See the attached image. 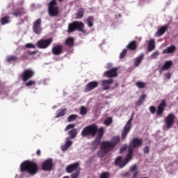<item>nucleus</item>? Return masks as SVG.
Masks as SVG:
<instances>
[{
	"label": "nucleus",
	"mask_w": 178,
	"mask_h": 178,
	"mask_svg": "<svg viewBox=\"0 0 178 178\" xmlns=\"http://www.w3.org/2000/svg\"><path fill=\"white\" fill-rule=\"evenodd\" d=\"M120 141V136H114L111 141L106 140L102 143L101 148L97 152V156L99 158H104L106 154L111 152L115 149L116 145Z\"/></svg>",
	"instance_id": "f257e3e1"
},
{
	"label": "nucleus",
	"mask_w": 178,
	"mask_h": 178,
	"mask_svg": "<svg viewBox=\"0 0 178 178\" xmlns=\"http://www.w3.org/2000/svg\"><path fill=\"white\" fill-rule=\"evenodd\" d=\"M20 172H27L31 176H34L38 173V165L34 161L26 160L20 164Z\"/></svg>",
	"instance_id": "f03ea898"
},
{
	"label": "nucleus",
	"mask_w": 178,
	"mask_h": 178,
	"mask_svg": "<svg viewBox=\"0 0 178 178\" xmlns=\"http://www.w3.org/2000/svg\"><path fill=\"white\" fill-rule=\"evenodd\" d=\"M99 133V129H98V127L96 124H92L90 125H88L85 127L81 133V135L82 137H88V136H90L91 137H95L97 134Z\"/></svg>",
	"instance_id": "7ed1b4c3"
},
{
	"label": "nucleus",
	"mask_w": 178,
	"mask_h": 178,
	"mask_svg": "<svg viewBox=\"0 0 178 178\" xmlns=\"http://www.w3.org/2000/svg\"><path fill=\"white\" fill-rule=\"evenodd\" d=\"M167 106L166 100L162 99L161 103L157 106V109L154 106H150L149 111L152 115L156 113V116L159 118H162V116H163V112H165V109L166 108Z\"/></svg>",
	"instance_id": "20e7f679"
},
{
	"label": "nucleus",
	"mask_w": 178,
	"mask_h": 178,
	"mask_svg": "<svg viewBox=\"0 0 178 178\" xmlns=\"http://www.w3.org/2000/svg\"><path fill=\"white\" fill-rule=\"evenodd\" d=\"M84 23L79 21H74L72 23L68 24L67 33H74V31H80L83 34H86V31L84 29Z\"/></svg>",
	"instance_id": "39448f33"
},
{
	"label": "nucleus",
	"mask_w": 178,
	"mask_h": 178,
	"mask_svg": "<svg viewBox=\"0 0 178 178\" xmlns=\"http://www.w3.org/2000/svg\"><path fill=\"white\" fill-rule=\"evenodd\" d=\"M49 15L53 17L59 15V8L56 6V0H52L49 2Z\"/></svg>",
	"instance_id": "423d86ee"
},
{
	"label": "nucleus",
	"mask_w": 178,
	"mask_h": 178,
	"mask_svg": "<svg viewBox=\"0 0 178 178\" xmlns=\"http://www.w3.org/2000/svg\"><path fill=\"white\" fill-rule=\"evenodd\" d=\"M104 133H105L104 127H100L99 129V133L97 134L96 138L92 143V147H93L95 149H97L98 145L101 143V140H102V137H104Z\"/></svg>",
	"instance_id": "0eeeda50"
},
{
	"label": "nucleus",
	"mask_w": 178,
	"mask_h": 178,
	"mask_svg": "<svg viewBox=\"0 0 178 178\" xmlns=\"http://www.w3.org/2000/svg\"><path fill=\"white\" fill-rule=\"evenodd\" d=\"M53 40L51 38H49L48 39H41L38 41L37 42V47L40 49H47L48 47L51 45L53 42Z\"/></svg>",
	"instance_id": "6e6552de"
},
{
	"label": "nucleus",
	"mask_w": 178,
	"mask_h": 178,
	"mask_svg": "<svg viewBox=\"0 0 178 178\" xmlns=\"http://www.w3.org/2000/svg\"><path fill=\"white\" fill-rule=\"evenodd\" d=\"M143 145V138H134L129 143L128 148L131 149H136V148H140Z\"/></svg>",
	"instance_id": "1a4fd4ad"
},
{
	"label": "nucleus",
	"mask_w": 178,
	"mask_h": 178,
	"mask_svg": "<svg viewBox=\"0 0 178 178\" xmlns=\"http://www.w3.org/2000/svg\"><path fill=\"white\" fill-rule=\"evenodd\" d=\"M175 119H176V116L173 114V113H169L167 115V117L164 119L166 129H169L173 124H175Z\"/></svg>",
	"instance_id": "9d476101"
},
{
	"label": "nucleus",
	"mask_w": 178,
	"mask_h": 178,
	"mask_svg": "<svg viewBox=\"0 0 178 178\" xmlns=\"http://www.w3.org/2000/svg\"><path fill=\"white\" fill-rule=\"evenodd\" d=\"M34 76V71L32 69H26L23 71L21 74V77L24 82L30 80L32 77Z\"/></svg>",
	"instance_id": "9b49d317"
},
{
	"label": "nucleus",
	"mask_w": 178,
	"mask_h": 178,
	"mask_svg": "<svg viewBox=\"0 0 178 178\" xmlns=\"http://www.w3.org/2000/svg\"><path fill=\"white\" fill-rule=\"evenodd\" d=\"M41 19H36L33 23V33L35 34L40 35L41 33H42V27L41 26Z\"/></svg>",
	"instance_id": "f8f14e48"
},
{
	"label": "nucleus",
	"mask_w": 178,
	"mask_h": 178,
	"mask_svg": "<svg viewBox=\"0 0 178 178\" xmlns=\"http://www.w3.org/2000/svg\"><path fill=\"white\" fill-rule=\"evenodd\" d=\"M52 168H54V163L52 161V159H48L42 163V170H45L46 172H51V170H52Z\"/></svg>",
	"instance_id": "ddd939ff"
},
{
	"label": "nucleus",
	"mask_w": 178,
	"mask_h": 178,
	"mask_svg": "<svg viewBox=\"0 0 178 178\" xmlns=\"http://www.w3.org/2000/svg\"><path fill=\"white\" fill-rule=\"evenodd\" d=\"M77 170H80V163L79 162L72 163L65 168L67 173H73V172H77Z\"/></svg>",
	"instance_id": "4468645a"
},
{
	"label": "nucleus",
	"mask_w": 178,
	"mask_h": 178,
	"mask_svg": "<svg viewBox=\"0 0 178 178\" xmlns=\"http://www.w3.org/2000/svg\"><path fill=\"white\" fill-rule=\"evenodd\" d=\"M99 83L96 81H92L88 83L84 88L85 92H90V91H92L95 88H97L99 86Z\"/></svg>",
	"instance_id": "2eb2a0df"
},
{
	"label": "nucleus",
	"mask_w": 178,
	"mask_h": 178,
	"mask_svg": "<svg viewBox=\"0 0 178 178\" xmlns=\"http://www.w3.org/2000/svg\"><path fill=\"white\" fill-rule=\"evenodd\" d=\"M104 77L112 79L113 77H118V68H112L104 73Z\"/></svg>",
	"instance_id": "dca6fc26"
},
{
	"label": "nucleus",
	"mask_w": 178,
	"mask_h": 178,
	"mask_svg": "<svg viewBox=\"0 0 178 178\" xmlns=\"http://www.w3.org/2000/svg\"><path fill=\"white\" fill-rule=\"evenodd\" d=\"M53 55H60L63 52V46L61 44H56L51 49Z\"/></svg>",
	"instance_id": "f3484780"
},
{
	"label": "nucleus",
	"mask_w": 178,
	"mask_h": 178,
	"mask_svg": "<svg viewBox=\"0 0 178 178\" xmlns=\"http://www.w3.org/2000/svg\"><path fill=\"white\" fill-rule=\"evenodd\" d=\"M113 83V79H106L102 81V88L104 91H106V90H109L111 88V84Z\"/></svg>",
	"instance_id": "a211bd4d"
},
{
	"label": "nucleus",
	"mask_w": 178,
	"mask_h": 178,
	"mask_svg": "<svg viewBox=\"0 0 178 178\" xmlns=\"http://www.w3.org/2000/svg\"><path fill=\"white\" fill-rule=\"evenodd\" d=\"M115 163L116 166H119L121 169L124 168L127 165V163H126V160L122 159V156H118L115 159Z\"/></svg>",
	"instance_id": "6ab92c4d"
},
{
	"label": "nucleus",
	"mask_w": 178,
	"mask_h": 178,
	"mask_svg": "<svg viewBox=\"0 0 178 178\" xmlns=\"http://www.w3.org/2000/svg\"><path fill=\"white\" fill-rule=\"evenodd\" d=\"M169 28L168 27V25H165L161 26L160 29H158V31L155 33L156 37H161L168 31V29Z\"/></svg>",
	"instance_id": "aec40b11"
},
{
	"label": "nucleus",
	"mask_w": 178,
	"mask_h": 178,
	"mask_svg": "<svg viewBox=\"0 0 178 178\" xmlns=\"http://www.w3.org/2000/svg\"><path fill=\"white\" fill-rule=\"evenodd\" d=\"M172 65H173L172 60H167L165 62L163 65L159 68V70L160 72H163V70H169V69L172 67Z\"/></svg>",
	"instance_id": "412c9836"
},
{
	"label": "nucleus",
	"mask_w": 178,
	"mask_h": 178,
	"mask_svg": "<svg viewBox=\"0 0 178 178\" xmlns=\"http://www.w3.org/2000/svg\"><path fill=\"white\" fill-rule=\"evenodd\" d=\"M72 144H73V142L70 140V137H67L65 138V145H61V150L67 151V149L71 147Z\"/></svg>",
	"instance_id": "4be33fe9"
},
{
	"label": "nucleus",
	"mask_w": 178,
	"mask_h": 178,
	"mask_svg": "<svg viewBox=\"0 0 178 178\" xmlns=\"http://www.w3.org/2000/svg\"><path fill=\"white\" fill-rule=\"evenodd\" d=\"M175 52H176V46L175 45H171L165 49H163L162 51L164 55L168 54H175Z\"/></svg>",
	"instance_id": "5701e85b"
},
{
	"label": "nucleus",
	"mask_w": 178,
	"mask_h": 178,
	"mask_svg": "<svg viewBox=\"0 0 178 178\" xmlns=\"http://www.w3.org/2000/svg\"><path fill=\"white\" fill-rule=\"evenodd\" d=\"M65 44L68 48H72V47H74V38L72 37L67 38L65 41Z\"/></svg>",
	"instance_id": "b1692460"
},
{
	"label": "nucleus",
	"mask_w": 178,
	"mask_h": 178,
	"mask_svg": "<svg viewBox=\"0 0 178 178\" xmlns=\"http://www.w3.org/2000/svg\"><path fill=\"white\" fill-rule=\"evenodd\" d=\"M134 152V149H130V147H128V153L127 154V157L124 159V161H126V163H129V161L133 159Z\"/></svg>",
	"instance_id": "393cba45"
},
{
	"label": "nucleus",
	"mask_w": 178,
	"mask_h": 178,
	"mask_svg": "<svg viewBox=\"0 0 178 178\" xmlns=\"http://www.w3.org/2000/svg\"><path fill=\"white\" fill-rule=\"evenodd\" d=\"M155 49V40L150 39L148 42L147 51L148 52H152Z\"/></svg>",
	"instance_id": "a878e982"
},
{
	"label": "nucleus",
	"mask_w": 178,
	"mask_h": 178,
	"mask_svg": "<svg viewBox=\"0 0 178 178\" xmlns=\"http://www.w3.org/2000/svg\"><path fill=\"white\" fill-rule=\"evenodd\" d=\"M127 48L129 49V51H136V49H137V42H136V40H132L128 44Z\"/></svg>",
	"instance_id": "bb28decb"
},
{
	"label": "nucleus",
	"mask_w": 178,
	"mask_h": 178,
	"mask_svg": "<svg viewBox=\"0 0 178 178\" xmlns=\"http://www.w3.org/2000/svg\"><path fill=\"white\" fill-rule=\"evenodd\" d=\"M130 130H131V128H129L127 127H124V129L121 134L122 140H124V138H126V137H127V135L130 132Z\"/></svg>",
	"instance_id": "cd10ccee"
},
{
	"label": "nucleus",
	"mask_w": 178,
	"mask_h": 178,
	"mask_svg": "<svg viewBox=\"0 0 178 178\" xmlns=\"http://www.w3.org/2000/svg\"><path fill=\"white\" fill-rule=\"evenodd\" d=\"M86 12V9L81 8L78 10V12L76 14V19H82L84 16V13Z\"/></svg>",
	"instance_id": "c85d7f7f"
},
{
	"label": "nucleus",
	"mask_w": 178,
	"mask_h": 178,
	"mask_svg": "<svg viewBox=\"0 0 178 178\" xmlns=\"http://www.w3.org/2000/svg\"><path fill=\"white\" fill-rule=\"evenodd\" d=\"M0 22L2 26H5V24H8L10 23V17L6 16V17H1L0 19Z\"/></svg>",
	"instance_id": "c756f323"
},
{
	"label": "nucleus",
	"mask_w": 178,
	"mask_h": 178,
	"mask_svg": "<svg viewBox=\"0 0 178 178\" xmlns=\"http://www.w3.org/2000/svg\"><path fill=\"white\" fill-rule=\"evenodd\" d=\"M66 112H67V108L59 109L57 111L56 118H62V116H65L66 115Z\"/></svg>",
	"instance_id": "7c9ffc66"
},
{
	"label": "nucleus",
	"mask_w": 178,
	"mask_h": 178,
	"mask_svg": "<svg viewBox=\"0 0 178 178\" xmlns=\"http://www.w3.org/2000/svg\"><path fill=\"white\" fill-rule=\"evenodd\" d=\"M144 59V54H141L138 57H137L135 59L134 65L137 67L138 66H140V63H141V61Z\"/></svg>",
	"instance_id": "2f4dec72"
},
{
	"label": "nucleus",
	"mask_w": 178,
	"mask_h": 178,
	"mask_svg": "<svg viewBox=\"0 0 178 178\" xmlns=\"http://www.w3.org/2000/svg\"><path fill=\"white\" fill-rule=\"evenodd\" d=\"M68 134L70 136V138H76L77 136V129H72V130L68 131Z\"/></svg>",
	"instance_id": "473e14b6"
},
{
	"label": "nucleus",
	"mask_w": 178,
	"mask_h": 178,
	"mask_svg": "<svg viewBox=\"0 0 178 178\" xmlns=\"http://www.w3.org/2000/svg\"><path fill=\"white\" fill-rule=\"evenodd\" d=\"M86 22L88 27H92V26H94V16H89L87 18Z\"/></svg>",
	"instance_id": "72a5a7b5"
},
{
	"label": "nucleus",
	"mask_w": 178,
	"mask_h": 178,
	"mask_svg": "<svg viewBox=\"0 0 178 178\" xmlns=\"http://www.w3.org/2000/svg\"><path fill=\"white\" fill-rule=\"evenodd\" d=\"M23 14V8H17L13 13V15L15 17H18V16H22Z\"/></svg>",
	"instance_id": "f704fd0d"
},
{
	"label": "nucleus",
	"mask_w": 178,
	"mask_h": 178,
	"mask_svg": "<svg viewBox=\"0 0 178 178\" xmlns=\"http://www.w3.org/2000/svg\"><path fill=\"white\" fill-rule=\"evenodd\" d=\"M17 59H18V58L16 56H10L7 57L6 60H7V62H9V63L17 62Z\"/></svg>",
	"instance_id": "c9c22d12"
},
{
	"label": "nucleus",
	"mask_w": 178,
	"mask_h": 178,
	"mask_svg": "<svg viewBox=\"0 0 178 178\" xmlns=\"http://www.w3.org/2000/svg\"><path fill=\"white\" fill-rule=\"evenodd\" d=\"M87 108H86L85 106H81L80 115H81L82 116H86V115H87Z\"/></svg>",
	"instance_id": "e433bc0d"
},
{
	"label": "nucleus",
	"mask_w": 178,
	"mask_h": 178,
	"mask_svg": "<svg viewBox=\"0 0 178 178\" xmlns=\"http://www.w3.org/2000/svg\"><path fill=\"white\" fill-rule=\"evenodd\" d=\"M111 177V174L108 172H103L99 175V178H109Z\"/></svg>",
	"instance_id": "4c0bfd02"
},
{
	"label": "nucleus",
	"mask_w": 178,
	"mask_h": 178,
	"mask_svg": "<svg viewBox=\"0 0 178 178\" xmlns=\"http://www.w3.org/2000/svg\"><path fill=\"white\" fill-rule=\"evenodd\" d=\"M78 118V115H76V114H72V115H70L68 118H67V120L68 122H73L74 120H76V119H77Z\"/></svg>",
	"instance_id": "58836bf2"
},
{
	"label": "nucleus",
	"mask_w": 178,
	"mask_h": 178,
	"mask_svg": "<svg viewBox=\"0 0 178 178\" xmlns=\"http://www.w3.org/2000/svg\"><path fill=\"white\" fill-rule=\"evenodd\" d=\"M136 86L138 88H145V83L144 82L138 81L136 83Z\"/></svg>",
	"instance_id": "ea45409f"
},
{
	"label": "nucleus",
	"mask_w": 178,
	"mask_h": 178,
	"mask_svg": "<svg viewBox=\"0 0 178 178\" xmlns=\"http://www.w3.org/2000/svg\"><path fill=\"white\" fill-rule=\"evenodd\" d=\"M112 118H108L104 120V124H106V126H111V124H112Z\"/></svg>",
	"instance_id": "a19ab883"
},
{
	"label": "nucleus",
	"mask_w": 178,
	"mask_h": 178,
	"mask_svg": "<svg viewBox=\"0 0 178 178\" xmlns=\"http://www.w3.org/2000/svg\"><path fill=\"white\" fill-rule=\"evenodd\" d=\"M25 86L26 87H31V86H35V81L33 80L29 81L25 83Z\"/></svg>",
	"instance_id": "79ce46f5"
},
{
	"label": "nucleus",
	"mask_w": 178,
	"mask_h": 178,
	"mask_svg": "<svg viewBox=\"0 0 178 178\" xmlns=\"http://www.w3.org/2000/svg\"><path fill=\"white\" fill-rule=\"evenodd\" d=\"M79 176H80V170H78L76 172L72 173L71 175V178H79Z\"/></svg>",
	"instance_id": "37998d69"
},
{
	"label": "nucleus",
	"mask_w": 178,
	"mask_h": 178,
	"mask_svg": "<svg viewBox=\"0 0 178 178\" xmlns=\"http://www.w3.org/2000/svg\"><path fill=\"white\" fill-rule=\"evenodd\" d=\"M127 54V49H124L122 51V53H120V59H123V58H124V56H126V54Z\"/></svg>",
	"instance_id": "c03bdc74"
},
{
	"label": "nucleus",
	"mask_w": 178,
	"mask_h": 178,
	"mask_svg": "<svg viewBox=\"0 0 178 178\" xmlns=\"http://www.w3.org/2000/svg\"><path fill=\"white\" fill-rule=\"evenodd\" d=\"M74 124H70L65 127V131H67L70 130V129H74Z\"/></svg>",
	"instance_id": "a18cd8bd"
},
{
	"label": "nucleus",
	"mask_w": 178,
	"mask_h": 178,
	"mask_svg": "<svg viewBox=\"0 0 178 178\" xmlns=\"http://www.w3.org/2000/svg\"><path fill=\"white\" fill-rule=\"evenodd\" d=\"M158 55H159V51H154L151 55L152 59H156V58H158Z\"/></svg>",
	"instance_id": "49530a36"
},
{
	"label": "nucleus",
	"mask_w": 178,
	"mask_h": 178,
	"mask_svg": "<svg viewBox=\"0 0 178 178\" xmlns=\"http://www.w3.org/2000/svg\"><path fill=\"white\" fill-rule=\"evenodd\" d=\"M29 59V56H27V53L22 54L20 57V60H26Z\"/></svg>",
	"instance_id": "de8ad7c7"
},
{
	"label": "nucleus",
	"mask_w": 178,
	"mask_h": 178,
	"mask_svg": "<svg viewBox=\"0 0 178 178\" xmlns=\"http://www.w3.org/2000/svg\"><path fill=\"white\" fill-rule=\"evenodd\" d=\"M26 48H32L33 49H35V45H34L32 43H27L26 45H25Z\"/></svg>",
	"instance_id": "09e8293b"
},
{
	"label": "nucleus",
	"mask_w": 178,
	"mask_h": 178,
	"mask_svg": "<svg viewBox=\"0 0 178 178\" xmlns=\"http://www.w3.org/2000/svg\"><path fill=\"white\" fill-rule=\"evenodd\" d=\"M130 172H136L137 171V165H134L129 168Z\"/></svg>",
	"instance_id": "8fccbe9b"
},
{
	"label": "nucleus",
	"mask_w": 178,
	"mask_h": 178,
	"mask_svg": "<svg viewBox=\"0 0 178 178\" xmlns=\"http://www.w3.org/2000/svg\"><path fill=\"white\" fill-rule=\"evenodd\" d=\"M144 154H147L149 152V146H145L143 149Z\"/></svg>",
	"instance_id": "3c124183"
},
{
	"label": "nucleus",
	"mask_w": 178,
	"mask_h": 178,
	"mask_svg": "<svg viewBox=\"0 0 178 178\" xmlns=\"http://www.w3.org/2000/svg\"><path fill=\"white\" fill-rule=\"evenodd\" d=\"M124 127L131 129V120H129Z\"/></svg>",
	"instance_id": "603ef678"
},
{
	"label": "nucleus",
	"mask_w": 178,
	"mask_h": 178,
	"mask_svg": "<svg viewBox=\"0 0 178 178\" xmlns=\"http://www.w3.org/2000/svg\"><path fill=\"white\" fill-rule=\"evenodd\" d=\"M132 173H133V178H136L137 176H138V173H140V172L138 170H136V171L132 172Z\"/></svg>",
	"instance_id": "864d4df0"
},
{
	"label": "nucleus",
	"mask_w": 178,
	"mask_h": 178,
	"mask_svg": "<svg viewBox=\"0 0 178 178\" xmlns=\"http://www.w3.org/2000/svg\"><path fill=\"white\" fill-rule=\"evenodd\" d=\"M145 98H147V95H142L140 97L139 100H140V101L144 102V101H145Z\"/></svg>",
	"instance_id": "5fc2aeb1"
},
{
	"label": "nucleus",
	"mask_w": 178,
	"mask_h": 178,
	"mask_svg": "<svg viewBox=\"0 0 178 178\" xmlns=\"http://www.w3.org/2000/svg\"><path fill=\"white\" fill-rule=\"evenodd\" d=\"M27 55H35V54H37V51H26Z\"/></svg>",
	"instance_id": "6e6d98bb"
},
{
	"label": "nucleus",
	"mask_w": 178,
	"mask_h": 178,
	"mask_svg": "<svg viewBox=\"0 0 178 178\" xmlns=\"http://www.w3.org/2000/svg\"><path fill=\"white\" fill-rule=\"evenodd\" d=\"M165 77H166L168 80H170V78L172 77V74H170V72H168L167 74H165Z\"/></svg>",
	"instance_id": "4d7b16f0"
},
{
	"label": "nucleus",
	"mask_w": 178,
	"mask_h": 178,
	"mask_svg": "<svg viewBox=\"0 0 178 178\" xmlns=\"http://www.w3.org/2000/svg\"><path fill=\"white\" fill-rule=\"evenodd\" d=\"M143 102H142L141 100L138 99L137 101L136 105H137V106H141V105H143Z\"/></svg>",
	"instance_id": "13d9d810"
},
{
	"label": "nucleus",
	"mask_w": 178,
	"mask_h": 178,
	"mask_svg": "<svg viewBox=\"0 0 178 178\" xmlns=\"http://www.w3.org/2000/svg\"><path fill=\"white\" fill-rule=\"evenodd\" d=\"M126 149H127V145H125L120 148L121 152H123V151H126Z\"/></svg>",
	"instance_id": "bf43d9fd"
},
{
	"label": "nucleus",
	"mask_w": 178,
	"mask_h": 178,
	"mask_svg": "<svg viewBox=\"0 0 178 178\" xmlns=\"http://www.w3.org/2000/svg\"><path fill=\"white\" fill-rule=\"evenodd\" d=\"M36 155H38V156H41V150L38 149L36 152Z\"/></svg>",
	"instance_id": "052dcab7"
},
{
	"label": "nucleus",
	"mask_w": 178,
	"mask_h": 178,
	"mask_svg": "<svg viewBox=\"0 0 178 178\" xmlns=\"http://www.w3.org/2000/svg\"><path fill=\"white\" fill-rule=\"evenodd\" d=\"M134 113H132V115H131V118H130V119H129V120H131V122H133V118H134Z\"/></svg>",
	"instance_id": "680f3d73"
},
{
	"label": "nucleus",
	"mask_w": 178,
	"mask_h": 178,
	"mask_svg": "<svg viewBox=\"0 0 178 178\" xmlns=\"http://www.w3.org/2000/svg\"><path fill=\"white\" fill-rule=\"evenodd\" d=\"M134 113H132V115H131V118H130V119H129V120H131V122H133V118H134Z\"/></svg>",
	"instance_id": "e2e57ef3"
},
{
	"label": "nucleus",
	"mask_w": 178,
	"mask_h": 178,
	"mask_svg": "<svg viewBox=\"0 0 178 178\" xmlns=\"http://www.w3.org/2000/svg\"><path fill=\"white\" fill-rule=\"evenodd\" d=\"M119 86L118 83H115V87H118Z\"/></svg>",
	"instance_id": "0e129e2a"
},
{
	"label": "nucleus",
	"mask_w": 178,
	"mask_h": 178,
	"mask_svg": "<svg viewBox=\"0 0 178 178\" xmlns=\"http://www.w3.org/2000/svg\"><path fill=\"white\" fill-rule=\"evenodd\" d=\"M111 67V64H107V69H109Z\"/></svg>",
	"instance_id": "69168bd1"
},
{
	"label": "nucleus",
	"mask_w": 178,
	"mask_h": 178,
	"mask_svg": "<svg viewBox=\"0 0 178 178\" xmlns=\"http://www.w3.org/2000/svg\"><path fill=\"white\" fill-rule=\"evenodd\" d=\"M64 0H58V2H63Z\"/></svg>",
	"instance_id": "338daca9"
},
{
	"label": "nucleus",
	"mask_w": 178,
	"mask_h": 178,
	"mask_svg": "<svg viewBox=\"0 0 178 178\" xmlns=\"http://www.w3.org/2000/svg\"><path fill=\"white\" fill-rule=\"evenodd\" d=\"M63 178H69V177H67V176H65V177H63Z\"/></svg>",
	"instance_id": "774afa93"
}]
</instances>
